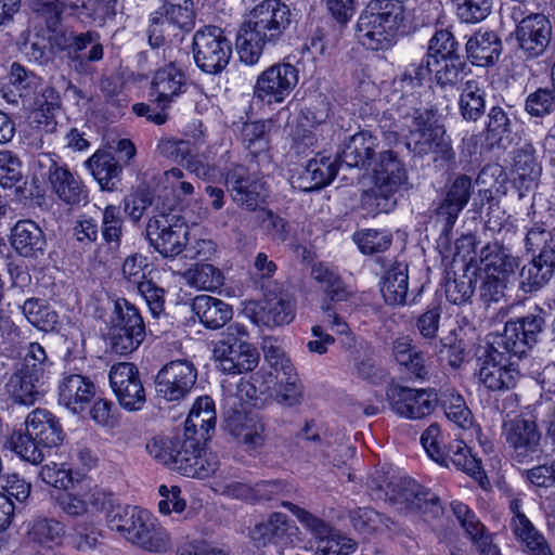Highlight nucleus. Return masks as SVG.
Segmentation results:
<instances>
[{"mask_svg": "<svg viewBox=\"0 0 555 555\" xmlns=\"http://www.w3.org/2000/svg\"><path fill=\"white\" fill-rule=\"evenodd\" d=\"M88 507L106 513L111 530L117 532L132 545L150 552L165 553L171 547L168 531L144 509L137 506L115 504L114 495L102 489L85 492Z\"/></svg>", "mask_w": 555, "mask_h": 555, "instance_id": "nucleus-1", "label": "nucleus"}, {"mask_svg": "<svg viewBox=\"0 0 555 555\" xmlns=\"http://www.w3.org/2000/svg\"><path fill=\"white\" fill-rule=\"evenodd\" d=\"M292 12L280 0H263L250 12L236 36V49L242 62L256 64L267 44H276L291 26Z\"/></svg>", "mask_w": 555, "mask_h": 555, "instance_id": "nucleus-2", "label": "nucleus"}, {"mask_svg": "<svg viewBox=\"0 0 555 555\" xmlns=\"http://www.w3.org/2000/svg\"><path fill=\"white\" fill-rule=\"evenodd\" d=\"M145 449L155 461L186 477L204 479L218 468L214 457L202 454L199 440L190 439L184 433H177L173 437H154Z\"/></svg>", "mask_w": 555, "mask_h": 555, "instance_id": "nucleus-3", "label": "nucleus"}, {"mask_svg": "<svg viewBox=\"0 0 555 555\" xmlns=\"http://www.w3.org/2000/svg\"><path fill=\"white\" fill-rule=\"evenodd\" d=\"M404 21V7L399 0H370L356 24V37L366 49L390 48Z\"/></svg>", "mask_w": 555, "mask_h": 555, "instance_id": "nucleus-4", "label": "nucleus"}, {"mask_svg": "<svg viewBox=\"0 0 555 555\" xmlns=\"http://www.w3.org/2000/svg\"><path fill=\"white\" fill-rule=\"evenodd\" d=\"M411 128L405 135L406 149L418 157L436 154L439 158L450 162L454 159V151L446 130L437 124L436 111L433 107L418 105L412 112Z\"/></svg>", "mask_w": 555, "mask_h": 555, "instance_id": "nucleus-5", "label": "nucleus"}, {"mask_svg": "<svg viewBox=\"0 0 555 555\" xmlns=\"http://www.w3.org/2000/svg\"><path fill=\"white\" fill-rule=\"evenodd\" d=\"M146 236L150 244L164 257L173 258L184 251L185 258H194L199 255L201 245H207L205 241L196 243V246H188V225L171 212L160 210L150 218L146 225Z\"/></svg>", "mask_w": 555, "mask_h": 555, "instance_id": "nucleus-6", "label": "nucleus"}, {"mask_svg": "<svg viewBox=\"0 0 555 555\" xmlns=\"http://www.w3.org/2000/svg\"><path fill=\"white\" fill-rule=\"evenodd\" d=\"M374 186L372 196L378 212H389L397 205V194L409 189V176L398 155L385 150L378 153L373 166Z\"/></svg>", "mask_w": 555, "mask_h": 555, "instance_id": "nucleus-7", "label": "nucleus"}, {"mask_svg": "<svg viewBox=\"0 0 555 555\" xmlns=\"http://www.w3.org/2000/svg\"><path fill=\"white\" fill-rule=\"evenodd\" d=\"M248 333L240 323L228 326L224 337L220 339L212 350L215 360L220 370L228 374H242L254 370L259 360L257 349L247 343Z\"/></svg>", "mask_w": 555, "mask_h": 555, "instance_id": "nucleus-8", "label": "nucleus"}, {"mask_svg": "<svg viewBox=\"0 0 555 555\" xmlns=\"http://www.w3.org/2000/svg\"><path fill=\"white\" fill-rule=\"evenodd\" d=\"M488 347L479 357V380L491 391H504L515 387L519 372L512 361L516 354L492 334L489 335Z\"/></svg>", "mask_w": 555, "mask_h": 555, "instance_id": "nucleus-9", "label": "nucleus"}, {"mask_svg": "<svg viewBox=\"0 0 555 555\" xmlns=\"http://www.w3.org/2000/svg\"><path fill=\"white\" fill-rule=\"evenodd\" d=\"M107 337L111 349L120 356L135 351L145 338V325L139 310L125 298L115 301Z\"/></svg>", "mask_w": 555, "mask_h": 555, "instance_id": "nucleus-10", "label": "nucleus"}, {"mask_svg": "<svg viewBox=\"0 0 555 555\" xmlns=\"http://www.w3.org/2000/svg\"><path fill=\"white\" fill-rule=\"evenodd\" d=\"M192 53L196 66L210 75L220 74L232 56V42L225 31L217 26H204L195 31Z\"/></svg>", "mask_w": 555, "mask_h": 555, "instance_id": "nucleus-11", "label": "nucleus"}, {"mask_svg": "<svg viewBox=\"0 0 555 555\" xmlns=\"http://www.w3.org/2000/svg\"><path fill=\"white\" fill-rule=\"evenodd\" d=\"M421 442L428 456L440 464L449 467L452 463L459 470L470 476L480 474L481 462L472 454L470 449L463 440H453L448 447H441L442 437L440 427L434 423L422 434Z\"/></svg>", "mask_w": 555, "mask_h": 555, "instance_id": "nucleus-12", "label": "nucleus"}, {"mask_svg": "<svg viewBox=\"0 0 555 555\" xmlns=\"http://www.w3.org/2000/svg\"><path fill=\"white\" fill-rule=\"evenodd\" d=\"M281 506L293 513L298 521L317 541L318 555H349L356 551L357 543L338 532L327 522L298 505L282 501Z\"/></svg>", "mask_w": 555, "mask_h": 555, "instance_id": "nucleus-13", "label": "nucleus"}, {"mask_svg": "<svg viewBox=\"0 0 555 555\" xmlns=\"http://www.w3.org/2000/svg\"><path fill=\"white\" fill-rule=\"evenodd\" d=\"M386 500L401 512L420 511L435 516L442 513L440 499L409 477L387 483Z\"/></svg>", "mask_w": 555, "mask_h": 555, "instance_id": "nucleus-14", "label": "nucleus"}, {"mask_svg": "<svg viewBox=\"0 0 555 555\" xmlns=\"http://www.w3.org/2000/svg\"><path fill=\"white\" fill-rule=\"evenodd\" d=\"M109 385L121 408L127 411L141 410L146 393L139 369L130 362H119L109 370Z\"/></svg>", "mask_w": 555, "mask_h": 555, "instance_id": "nucleus-15", "label": "nucleus"}, {"mask_svg": "<svg viewBox=\"0 0 555 555\" xmlns=\"http://www.w3.org/2000/svg\"><path fill=\"white\" fill-rule=\"evenodd\" d=\"M224 181L231 198L240 207L255 211L266 202L267 190L264 182L251 176L242 165H232L224 175Z\"/></svg>", "mask_w": 555, "mask_h": 555, "instance_id": "nucleus-16", "label": "nucleus"}, {"mask_svg": "<svg viewBox=\"0 0 555 555\" xmlns=\"http://www.w3.org/2000/svg\"><path fill=\"white\" fill-rule=\"evenodd\" d=\"M298 69L291 63H276L257 78L254 95L267 103H282L298 83Z\"/></svg>", "mask_w": 555, "mask_h": 555, "instance_id": "nucleus-17", "label": "nucleus"}, {"mask_svg": "<svg viewBox=\"0 0 555 555\" xmlns=\"http://www.w3.org/2000/svg\"><path fill=\"white\" fill-rule=\"evenodd\" d=\"M503 436L518 463L539 460L543 453L541 434L533 421L514 418L503 423Z\"/></svg>", "mask_w": 555, "mask_h": 555, "instance_id": "nucleus-18", "label": "nucleus"}, {"mask_svg": "<svg viewBox=\"0 0 555 555\" xmlns=\"http://www.w3.org/2000/svg\"><path fill=\"white\" fill-rule=\"evenodd\" d=\"M243 313L257 326L274 328L294 320L295 302L284 294L267 295L260 301L246 302Z\"/></svg>", "mask_w": 555, "mask_h": 555, "instance_id": "nucleus-19", "label": "nucleus"}, {"mask_svg": "<svg viewBox=\"0 0 555 555\" xmlns=\"http://www.w3.org/2000/svg\"><path fill=\"white\" fill-rule=\"evenodd\" d=\"M385 395L395 413L411 420L431 414L438 402V396L431 391L400 385H390Z\"/></svg>", "mask_w": 555, "mask_h": 555, "instance_id": "nucleus-20", "label": "nucleus"}, {"mask_svg": "<svg viewBox=\"0 0 555 555\" xmlns=\"http://www.w3.org/2000/svg\"><path fill=\"white\" fill-rule=\"evenodd\" d=\"M196 378L197 372L191 361H170L156 375V391L167 401H178L191 391Z\"/></svg>", "mask_w": 555, "mask_h": 555, "instance_id": "nucleus-21", "label": "nucleus"}, {"mask_svg": "<svg viewBox=\"0 0 555 555\" xmlns=\"http://www.w3.org/2000/svg\"><path fill=\"white\" fill-rule=\"evenodd\" d=\"M544 326V319L540 314H528L515 321L505 323L502 333L492 334L500 341L509 348L516 359H520L528 348H531L538 340Z\"/></svg>", "mask_w": 555, "mask_h": 555, "instance_id": "nucleus-22", "label": "nucleus"}, {"mask_svg": "<svg viewBox=\"0 0 555 555\" xmlns=\"http://www.w3.org/2000/svg\"><path fill=\"white\" fill-rule=\"evenodd\" d=\"M100 34L95 30L85 33H62L54 38V44L67 51L68 57L81 68L88 63L99 62L104 56Z\"/></svg>", "mask_w": 555, "mask_h": 555, "instance_id": "nucleus-23", "label": "nucleus"}, {"mask_svg": "<svg viewBox=\"0 0 555 555\" xmlns=\"http://www.w3.org/2000/svg\"><path fill=\"white\" fill-rule=\"evenodd\" d=\"M519 49L528 57L541 55L552 38V24L542 13H531L524 17L515 30Z\"/></svg>", "mask_w": 555, "mask_h": 555, "instance_id": "nucleus-24", "label": "nucleus"}, {"mask_svg": "<svg viewBox=\"0 0 555 555\" xmlns=\"http://www.w3.org/2000/svg\"><path fill=\"white\" fill-rule=\"evenodd\" d=\"M473 193V181L467 175H457L446 184L442 199L435 209L437 216L444 218V233L452 229L460 212L467 206Z\"/></svg>", "mask_w": 555, "mask_h": 555, "instance_id": "nucleus-25", "label": "nucleus"}, {"mask_svg": "<svg viewBox=\"0 0 555 555\" xmlns=\"http://www.w3.org/2000/svg\"><path fill=\"white\" fill-rule=\"evenodd\" d=\"M421 101L414 94L403 95L396 107L389 108L383 113L378 119V128L388 145H395L399 142L405 130H410L412 122V112L417 111Z\"/></svg>", "mask_w": 555, "mask_h": 555, "instance_id": "nucleus-26", "label": "nucleus"}, {"mask_svg": "<svg viewBox=\"0 0 555 555\" xmlns=\"http://www.w3.org/2000/svg\"><path fill=\"white\" fill-rule=\"evenodd\" d=\"M378 140L370 131L362 130L350 135L337 154L339 166L362 170H373L378 153Z\"/></svg>", "mask_w": 555, "mask_h": 555, "instance_id": "nucleus-27", "label": "nucleus"}, {"mask_svg": "<svg viewBox=\"0 0 555 555\" xmlns=\"http://www.w3.org/2000/svg\"><path fill=\"white\" fill-rule=\"evenodd\" d=\"M253 538L261 544L272 543L276 546H293L301 541L300 530L285 514L274 512L266 521L257 524Z\"/></svg>", "mask_w": 555, "mask_h": 555, "instance_id": "nucleus-28", "label": "nucleus"}, {"mask_svg": "<svg viewBox=\"0 0 555 555\" xmlns=\"http://www.w3.org/2000/svg\"><path fill=\"white\" fill-rule=\"evenodd\" d=\"M95 395L91 379L81 374H69L59 384V403L70 412H82Z\"/></svg>", "mask_w": 555, "mask_h": 555, "instance_id": "nucleus-29", "label": "nucleus"}, {"mask_svg": "<svg viewBox=\"0 0 555 555\" xmlns=\"http://www.w3.org/2000/svg\"><path fill=\"white\" fill-rule=\"evenodd\" d=\"M10 243L13 249L25 258L42 256L47 246L43 231L35 221L29 219L20 220L15 223L11 229Z\"/></svg>", "mask_w": 555, "mask_h": 555, "instance_id": "nucleus-30", "label": "nucleus"}, {"mask_svg": "<svg viewBox=\"0 0 555 555\" xmlns=\"http://www.w3.org/2000/svg\"><path fill=\"white\" fill-rule=\"evenodd\" d=\"M28 365H22L9 379L8 392L14 402L25 405L34 404L43 393L44 375L41 371L28 370Z\"/></svg>", "mask_w": 555, "mask_h": 555, "instance_id": "nucleus-31", "label": "nucleus"}, {"mask_svg": "<svg viewBox=\"0 0 555 555\" xmlns=\"http://www.w3.org/2000/svg\"><path fill=\"white\" fill-rule=\"evenodd\" d=\"M481 271L483 274L498 275L515 280V272L519 267L518 257L498 242L488 243L479 253Z\"/></svg>", "mask_w": 555, "mask_h": 555, "instance_id": "nucleus-32", "label": "nucleus"}, {"mask_svg": "<svg viewBox=\"0 0 555 555\" xmlns=\"http://www.w3.org/2000/svg\"><path fill=\"white\" fill-rule=\"evenodd\" d=\"M467 59L477 66H492L503 51L500 36L493 30H478L466 42Z\"/></svg>", "mask_w": 555, "mask_h": 555, "instance_id": "nucleus-33", "label": "nucleus"}, {"mask_svg": "<svg viewBox=\"0 0 555 555\" xmlns=\"http://www.w3.org/2000/svg\"><path fill=\"white\" fill-rule=\"evenodd\" d=\"M25 425L48 452L64 439V433L57 418L48 410L36 409L28 414Z\"/></svg>", "mask_w": 555, "mask_h": 555, "instance_id": "nucleus-34", "label": "nucleus"}, {"mask_svg": "<svg viewBox=\"0 0 555 555\" xmlns=\"http://www.w3.org/2000/svg\"><path fill=\"white\" fill-rule=\"evenodd\" d=\"M555 269V251L544 250L534 256L519 272V286L526 292H534L543 287L552 279Z\"/></svg>", "mask_w": 555, "mask_h": 555, "instance_id": "nucleus-35", "label": "nucleus"}, {"mask_svg": "<svg viewBox=\"0 0 555 555\" xmlns=\"http://www.w3.org/2000/svg\"><path fill=\"white\" fill-rule=\"evenodd\" d=\"M185 86V76L173 63L159 68L153 78L152 90L157 94V106L166 109Z\"/></svg>", "mask_w": 555, "mask_h": 555, "instance_id": "nucleus-36", "label": "nucleus"}, {"mask_svg": "<svg viewBox=\"0 0 555 555\" xmlns=\"http://www.w3.org/2000/svg\"><path fill=\"white\" fill-rule=\"evenodd\" d=\"M337 164H339L338 156L333 160L327 156L312 158L293 183L305 192L324 188L335 178Z\"/></svg>", "mask_w": 555, "mask_h": 555, "instance_id": "nucleus-37", "label": "nucleus"}, {"mask_svg": "<svg viewBox=\"0 0 555 555\" xmlns=\"http://www.w3.org/2000/svg\"><path fill=\"white\" fill-rule=\"evenodd\" d=\"M192 310L209 330L223 327L233 317V309L229 304L209 295L196 296L192 301Z\"/></svg>", "mask_w": 555, "mask_h": 555, "instance_id": "nucleus-38", "label": "nucleus"}, {"mask_svg": "<svg viewBox=\"0 0 555 555\" xmlns=\"http://www.w3.org/2000/svg\"><path fill=\"white\" fill-rule=\"evenodd\" d=\"M216 411L214 401L209 397L198 398L185 421L183 433L190 439H207L215 429Z\"/></svg>", "mask_w": 555, "mask_h": 555, "instance_id": "nucleus-39", "label": "nucleus"}, {"mask_svg": "<svg viewBox=\"0 0 555 555\" xmlns=\"http://www.w3.org/2000/svg\"><path fill=\"white\" fill-rule=\"evenodd\" d=\"M511 509L514 513L511 524L513 532L517 539L525 543L529 555H553L543 535L537 531L526 515L519 511V502L517 500L511 503Z\"/></svg>", "mask_w": 555, "mask_h": 555, "instance_id": "nucleus-40", "label": "nucleus"}, {"mask_svg": "<svg viewBox=\"0 0 555 555\" xmlns=\"http://www.w3.org/2000/svg\"><path fill=\"white\" fill-rule=\"evenodd\" d=\"M409 292L408 264L396 262L383 275L380 293L387 305L403 306Z\"/></svg>", "mask_w": 555, "mask_h": 555, "instance_id": "nucleus-41", "label": "nucleus"}, {"mask_svg": "<svg viewBox=\"0 0 555 555\" xmlns=\"http://www.w3.org/2000/svg\"><path fill=\"white\" fill-rule=\"evenodd\" d=\"M514 116L511 107L492 106L487 114L486 139L492 145L505 147L512 142Z\"/></svg>", "mask_w": 555, "mask_h": 555, "instance_id": "nucleus-42", "label": "nucleus"}, {"mask_svg": "<svg viewBox=\"0 0 555 555\" xmlns=\"http://www.w3.org/2000/svg\"><path fill=\"white\" fill-rule=\"evenodd\" d=\"M86 166L104 191H113L120 181L121 166L113 155L98 151L89 159Z\"/></svg>", "mask_w": 555, "mask_h": 555, "instance_id": "nucleus-43", "label": "nucleus"}, {"mask_svg": "<svg viewBox=\"0 0 555 555\" xmlns=\"http://www.w3.org/2000/svg\"><path fill=\"white\" fill-rule=\"evenodd\" d=\"M311 273L332 302L348 301L356 294L351 285L346 284L335 270L324 263L315 264Z\"/></svg>", "mask_w": 555, "mask_h": 555, "instance_id": "nucleus-44", "label": "nucleus"}, {"mask_svg": "<svg viewBox=\"0 0 555 555\" xmlns=\"http://www.w3.org/2000/svg\"><path fill=\"white\" fill-rule=\"evenodd\" d=\"M55 195L67 205H78L87 202L88 193L81 181L67 167L56 169L49 181Z\"/></svg>", "mask_w": 555, "mask_h": 555, "instance_id": "nucleus-45", "label": "nucleus"}, {"mask_svg": "<svg viewBox=\"0 0 555 555\" xmlns=\"http://www.w3.org/2000/svg\"><path fill=\"white\" fill-rule=\"evenodd\" d=\"M227 429L247 449H257L263 444L262 424L242 413L228 418Z\"/></svg>", "mask_w": 555, "mask_h": 555, "instance_id": "nucleus-46", "label": "nucleus"}, {"mask_svg": "<svg viewBox=\"0 0 555 555\" xmlns=\"http://www.w3.org/2000/svg\"><path fill=\"white\" fill-rule=\"evenodd\" d=\"M119 0H72L69 9L79 17L88 18L95 26H103L117 14Z\"/></svg>", "mask_w": 555, "mask_h": 555, "instance_id": "nucleus-47", "label": "nucleus"}, {"mask_svg": "<svg viewBox=\"0 0 555 555\" xmlns=\"http://www.w3.org/2000/svg\"><path fill=\"white\" fill-rule=\"evenodd\" d=\"M486 92L477 80H467L462 89L459 107L466 121H477L486 109Z\"/></svg>", "mask_w": 555, "mask_h": 555, "instance_id": "nucleus-48", "label": "nucleus"}, {"mask_svg": "<svg viewBox=\"0 0 555 555\" xmlns=\"http://www.w3.org/2000/svg\"><path fill=\"white\" fill-rule=\"evenodd\" d=\"M392 354L396 361L415 377L424 378L427 375L423 354L412 345L409 336L399 337L392 343Z\"/></svg>", "mask_w": 555, "mask_h": 555, "instance_id": "nucleus-49", "label": "nucleus"}, {"mask_svg": "<svg viewBox=\"0 0 555 555\" xmlns=\"http://www.w3.org/2000/svg\"><path fill=\"white\" fill-rule=\"evenodd\" d=\"M446 416L460 428L467 429L473 425V415L464 398L454 389L447 388L438 396Z\"/></svg>", "mask_w": 555, "mask_h": 555, "instance_id": "nucleus-50", "label": "nucleus"}, {"mask_svg": "<svg viewBox=\"0 0 555 555\" xmlns=\"http://www.w3.org/2000/svg\"><path fill=\"white\" fill-rule=\"evenodd\" d=\"M9 444L13 452L31 464L41 463L48 452L27 429L25 431L14 430L9 438Z\"/></svg>", "mask_w": 555, "mask_h": 555, "instance_id": "nucleus-51", "label": "nucleus"}, {"mask_svg": "<svg viewBox=\"0 0 555 555\" xmlns=\"http://www.w3.org/2000/svg\"><path fill=\"white\" fill-rule=\"evenodd\" d=\"M185 282L197 289L215 292L224 283L221 270L210 263H196L183 273Z\"/></svg>", "mask_w": 555, "mask_h": 555, "instance_id": "nucleus-52", "label": "nucleus"}, {"mask_svg": "<svg viewBox=\"0 0 555 555\" xmlns=\"http://www.w3.org/2000/svg\"><path fill=\"white\" fill-rule=\"evenodd\" d=\"M514 172L521 181V186L528 189L540 176L541 167L535 159L532 144L526 143L514 152Z\"/></svg>", "mask_w": 555, "mask_h": 555, "instance_id": "nucleus-53", "label": "nucleus"}, {"mask_svg": "<svg viewBox=\"0 0 555 555\" xmlns=\"http://www.w3.org/2000/svg\"><path fill=\"white\" fill-rule=\"evenodd\" d=\"M22 312L30 324L43 332L55 330L59 323L57 313L37 298L27 299L22 306Z\"/></svg>", "mask_w": 555, "mask_h": 555, "instance_id": "nucleus-54", "label": "nucleus"}, {"mask_svg": "<svg viewBox=\"0 0 555 555\" xmlns=\"http://www.w3.org/2000/svg\"><path fill=\"white\" fill-rule=\"evenodd\" d=\"M0 185L4 189L15 188L16 193H23V185H26L22 162L9 150L0 151Z\"/></svg>", "mask_w": 555, "mask_h": 555, "instance_id": "nucleus-55", "label": "nucleus"}, {"mask_svg": "<svg viewBox=\"0 0 555 555\" xmlns=\"http://www.w3.org/2000/svg\"><path fill=\"white\" fill-rule=\"evenodd\" d=\"M436 80L440 86L455 85L467 75V64L460 56L433 59Z\"/></svg>", "mask_w": 555, "mask_h": 555, "instance_id": "nucleus-56", "label": "nucleus"}, {"mask_svg": "<svg viewBox=\"0 0 555 555\" xmlns=\"http://www.w3.org/2000/svg\"><path fill=\"white\" fill-rule=\"evenodd\" d=\"M10 82L22 98L28 100L38 93L42 79L21 64L13 63L10 70Z\"/></svg>", "mask_w": 555, "mask_h": 555, "instance_id": "nucleus-57", "label": "nucleus"}, {"mask_svg": "<svg viewBox=\"0 0 555 555\" xmlns=\"http://www.w3.org/2000/svg\"><path fill=\"white\" fill-rule=\"evenodd\" d=\"M275 379L279 384L278 402L286 406L298 405L302 400V386L299 383L295 369L291 370V372L275 375Z\"/></svg>", "mask_w": 555, "mask_h": 555, "instance_id": "nucleus-58", "label": "nucleus"}, {"mask_svg": "<svg viewBox=\"0 0 555 555\" xmlns=\"http://www.w3.org/2000/svg\"><path fill=\"white\" fill-rule=\"evenodd\" d=\"M353 240L362 254L373 255L387 250L391 245L392 236L387 231L366 229L357 232Z\"/></svg>", "mask_w": 555, "mask_h": 555, "instance_id": "nucleus-59", "label": "nucleus"}, {"mask_svg": "<svg viewBox=\"0 0 555 555\" xmlns=\"http://www.w3.org/2000/svg\"><path fill=\"white\" fill-rule=\"evenodd\" d=\"M156 12L167 21L168 26H172V30L190 31L194 27L195 12L193 0L167 9H157Z\"/></svg>", "mask_w": 555, "mask_h": 555, "instance_id": "nucleus-60", "label": "nucleus"}, {"mask_svg": "<svg viewBox=\"0 0 555 555\" xmlns=\"http://www.w3.org/2000/svg\"><path fill=\"white\" fill-rule=\"evenodd\" d=\"M525 111L532 117L543 118L555 112V88H538L525 101Z\"/></svg>", "mask_w": 555, "mask_h": 555, "instance_id": "nucleus-61", "label": "nucleus"}, {"mask_svg": "<svg viewBox=\"0 0 555 555\" xmlns=\"http://www.w3.org/2000/svg\"><path fill=\"white\" fill-rule=\"evenodd\" d=\"M456 15L463 23L476 24L486 20L493 7V0H453Z\"/></svg>", "mask_w": 555, "mask_h": 555, "instance_id": "nucleus-62", "label": "nucleus"}, {"mask_svg": "<svg viewBox=\"0 0 555 555\" xmlns=\"http://www.w3.org/2000/svg\"><path fill=\"white\" fill-rule=\"evenodd\" d=\"M124 219L120 208L107 205L102 211L101 234L107 244L119 246L122 235Z\"/></svg>", "mask_w": 555, "mask_h": 555, "instance_id": "nucleus-63", "label": "nucleus"}, {"mask_svg": "<svg viewBox=\"0 0 555 555\" xmlns=\"http://www.w3.org/2000/svg\"><path fill=\"white\" fill-rule=\"evenodd\" d=\"M475 289V281L467 274L456 275L451 278L448 273V278L444 284L446 297L449 302L453 305H462L466 302L473 295Z\"/></svg>", "mask_w": 555, "mask_h": 555, "instance_id": "nucleus-64", "label": "nucleus"}]
</instances>
